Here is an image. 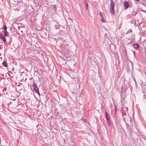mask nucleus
Segmentation results:
<instances>
[{
  "label": "nucleus",
  "instance_id": "obj_16",
  "mask_svg": "<svg viewBox=\"0 0 146 146\" xmlns=\"http://www.w3.org/2000/svg\"><path fill=\"white\" fill-rule=\"evenodd\" d=\"M4 29L5 30L4 31H7V27L6 26H4Z\"/></svg>",
  "mask_w": 146,
  "mask_h": 146
},
{
  "label": "nucleus",
  "instance_id": "obj_11",
  "mask_svg": "<svg viewBox=\"0 0 146 146\" xmlns=\"http://www.w3.org/2000/svg\"><path fill=\"white\" fill-rule=\"evenodd\" d=\"M2 40H3V42L4 43V44H7V41H6L5 38H4Z\"/></svg>",
  "mask_w": 146,
  "mask_h": 146
},
{
  "label": "nucleus",
  "instance_id": "obj_1",
  "mask_svg": "<svg viewBox=\"0 0 146 146\" xmlns=\"http://www.w3.org/2000/svg\"><path fill=\"white\" fill-rule=\"evenodd\" d=\"M33 90L35 91V92L36 93L38 94H39V93L38 88L36 84L35 83L33 85Z\"/></svg>",
  "mask_w": 146,
  "mask_h": 146
},
{
  "label": "nucleus",
  "instance_id": "obj_10",
  "mask_svg": "<svg viewBox=\"0 0 146 146\" xmlns=\"http://www.w3.org/2000/svg\"><path fill=\"white\" fill-rule=\"evenodd\" d=\"M5 37L4 36V35H3L2 34L0 33V38L2 40L4 38H5Z\"/></svg>",
  "mask_w": 146,
  "mask_h": 146
},
{
  "label": "nucleus",
  "instance_id": "obj_3",
  "mask_svg": "<svg viewBox=\"0 0 146 146\" xmlns=\"http://www.w3.org/2000/svg\"><path fill=\"white\" fill-rule=\"evenodd\" d=\"M123 3L124 6L126 9L127 8L129 7V5L127 1H125Z\"/></svg>",
  "mask_w": 146,
  "mask_h": 146
},
{
  "label": "nucleus",
  "instance_id": "obj_18",
  "mask_svg": "<svg viewBox=\"0 0 146 146\" xmlns=\"http://www.w3.org/2000/svg\"><path fill=\"white\" fill-rule=\"evenodd\" d=\"M86 8H87V9H88V4L87 3H86Z\"/></svg>",
  "mask_w": 146,
  "mask_h": 146
},
{
  "label": "nucleus",
  "instance_id": "obj_7",
  "mask_svg": "<svg viewBox=\"0 0 146 146\" xmlns=\"http://www.w3.org/2000/svg\"><path fill=\"white\" fill-rule=\"evenodd\" d=\"M3 65L5 67H7V62L5 61H3L2 63Z\"/></svg>",
  "mask_w": 146,
  "mask_h": 146
},
{
  "label": "nucleus",
  "instance_id": "obj_8",
  "mask_svg": "<svg viewBox=\"0 0 146 146\" xmlns=\"http://www.w3.org/2000/svg\"><path fill=\"white\" fill-rule=\"evenodd\" d=\"M105 117L106 119V120L109 119V118L108 115V113L106 112H105Z\"/></svg>",
  "mask_w": 146,
  "mask_h": 146
},
{
  "label": "nucleus",
  "instance_id": "obj_22",
  "mask_svg": "<svg viewBox=\"0 0 146 146\" xmlns=\"http://www.w3.org/2000/svg\"><path fill=\"white\" fill-rule=\"evenodd\" d=\"M136 0L137 1H139V0Z\"/></svg>",
  "mask_w": 146,
  "mask_h": 146
},
{
  "label": "nucleus",
  "instance_id": "obj_17",
  "mask_svg": "<svg viewBox=\"0 0 146 146\" xmlns=\"http://www.w3.org/2000/svg\"><path fill=\"white\" fill-rule=\"evenodd\" d=\"M100 15L101 16V18L103 17V16H102V13L101 12L100 13Z\"/></svg>",
  "mask_w": 146,
  "mask_h": 146
},
{
  "label": "nucleus",
  "instance_id": "obj_20",
  "mask_svg": "<svg viewBox=\"0 0 146 146\" xmlns=\"http://www.w3.org/2000/svg\"><path fill=\"white\" fill-rule=\"evenodd\" d=\"M136 46H139V45L137 44H136Z\"/></svg>",
  "mask_w": 146,
  "mask_h": 146
},
{
  "label": "nucleus",
  "instance_id": "obj_12",
  "mask_svg": "<svg viewBox=\"0 0 146 146\" xmlns=\"http://www.w3.org/2000/svg\"><path fill=\"white\" fill-rule=\"evenodd\" d=\"M107 121L109 125H111V122L109 120V119L107 120Z\"/></svg>",
  "mask_w": 146,
  "mask_h": 146
},
{
  "label": "nucleus",
  "instance_id": "obj_19",
  "mask_svg": "<svg viewBox=\"0 0 146 146\" xmlns=\"http://www.w3.org/2000/svg\"><path fill=\"white\" fill-rule=\"evenodd\" d=\"M126 108V110H127H127H128L127 108Z\"/></svg>",
  "mask_w": 146,
  "mask_h": 146
},
{
  "label": "nucleus",
  "instance_id": "obj_13",
  "mask_svg": "<svg viewBox=\"0 0 146 146\" xmlns=\"http://www.w3.org/2000/svg\"><path fill=\"white\" fill-rule=\"evenodd\" d=\"M101 21L102 22H105L104 19L103 17H102V18H101Z\"/></svg>",
  "mask_w": 146,
  "mask_h": 146
},
{
  "label": "nucleus",
  "instance_id": "obj_15",
  "mask_svg": "<svg viewBox=\"0 0 146 146\" xmlns=\"http://www.w3.org/2000/svg\"><path fill=\"white\" fill-rule=\"evenodd\" d=\"M131 32H132V31L131 30H129L127 31V34Z\"/></svg>",
  "mask_w": 146,
  "mask_h": 146
},
{
  "label": "nucleus",
  "instance_id": "obj_5",
  "mask_svg": "<svg viewBox=\"0 0 146 146\" xmlns=\"http://www.w3.org/2000/svg\"><path fill=\"white\" fill-rule=\"evenodd\" d=\"M137 13V10L136 9H135L133 10V11L132 13V15L134 16H135L136 15Z\"/></svg>",
  "mask_w": 146,
  "mask_h": 146
},
{
  "label": "nucleus",
  "instance_id": "obj_21",
  "mask_svg": "<svg viewBox=\"0 0 146 146\" xmlns=\"http://www.w3.org/2000/svg\"><path fill=\"white\" fill-rule=\"evenodd\" d=\"M69 56V55H68V56H66V57H68Z\"/></svg>",
  "mask_w": 146,
  "mask_h": 146
},
{
  "label": "nucleus",
  "instance_id": "obj_2",
  "mask_svg": "<svg viewBox=\"0 0 146 146\" xmlns=\"http://www.w3.org/2000/svg\"><path fill=\"white\" fill-rule=\"evenodd\" d=\"M105 31H106V33H105L104 35V37L108 38L109 37V36L110 35L109 34V31L108 30H107L106 29Z\"/></svg>",
  "mask_w": 146,
  "mask_h": 146
},
{
  "label": "nucleus",
  "instance_id": "obj_23",
  "mask_svg": "<svg viewBox=\"0 0 146 146\" xmlns=\"http://www.w3.org/2000/svg\"><path fill=\"white\" fill-rule=\"evenodd\" d=\"M108 45H110V44H109L108 43Z\"/></svg>",
  "mask_w": 146,
  "mask_h": 146
},
{
  "label": "nucleus",
  "instance_id": "obj_14",
  "mask_svg": "<svg viewBox=\"0 0 146 146\" xmlns=\"http://www.w3.org/2000/svg\"><path fill=\"white\" fill-rule=\"evenodd\" d=\"M134 47L136 49H138L139 47V46H134Z\"/></svg>",
  "mask_w": 146,
  "mask_h": 146
},
{
  "label": "nucleus",
  "instance_id": "obj_9",
  "mask_svg": "<svg viewBox=\"0 0 146 146\" xmlns=\"http://www.w3.org/2000/svg\"><path fill=\"white\" fill-rule=\"evenodd\" d=\"M4 34L5 36H8V33L7 31H4Z\"/></svg>",
  "mask_w": 146,
  "mask_h": 146
},
{
  "label": "nucleus",
  "instance_id": "obj_6",
  "mask_svg": "<svg viewBox=\"0 0 146 146\" xmlns=\"http://www.w3.org/2000/svg\"><path fill=\"white\" fill-rule=\"evenodd\" d=\"M110 12L113 15L114 14V9L110 8Z\"/></svg>",
  "mask_w": 146,
  "mask_h": 146
},
{
  "label": "nucleus",
  "instance_id": "obj_24",
  "mask_svg": "<svg viewBox=\"0 0 146 146\" xmlns=\"http://www.w3.org/2000/svg\"><path fill=\"white\" fill-rule=\"evenodd\" d=\"M133 46H135V44H133Z\"/></svg>",
  "mask_w": 146,
  "mask_h": 146
},
{
  "label": "nucleus",
  "instance_id": "obj_4",
  "mask_svg": "<svg viewBox=\"0 0 146 146\" xmlns=\"http://www.w3.org/2000/svg\"><path fill=\"white\" fill-rule=\"evenodd\" d=\"M115 6L114 2L113 0H111V3L110 5V8L114 9V7Z\"/></svg>",
  "mask_w": 146,
  "mask_h": 146
}]
</instances>
